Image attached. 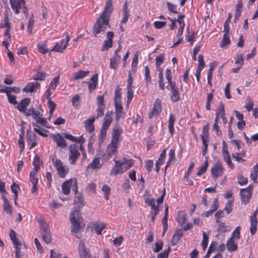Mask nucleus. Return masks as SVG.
I'll return each instance as SVG.
<instances>
[{
    "label": "nucleus",
    "instance_id": "57",
    "mask_svg": "<svg viewBox=\"0 0 258 258\" xmlns=\"http://www.w3.org/2000/svg\"><path fill=\"white\" fill-rule=\"evenodd\" d=\"M218 227V231L221 232H225L227 231V228L225 223L219 221V223H217Z\"/></svg>",
    "mask_w": 258,
    "mask_h": 258
},
{
    "label": "nucleus",
    "instance_id": "59",
    "mask_svg": "<svg viewBox=\"0 0 258 258\" xmlns=\"http://www.w3.org/2000/svg\"><path fill=\"white\" fill-rule=\"evenodd\" d=\"M11 188L12 192L14 194L15 197H16V198H18V189L20 188L19 186L15 182H13V184L11 186Z\"/></svg>",
    "mask_w": 258,
    "mask_h": 258
},
{
    "label": "nucleus",
    "instance_id": "14",
    "mask_svg": "<svg viewBox=\"0 0 258 258\" xmlns=\"http://www.w3.org/2000/svg\"><path fill=\"white\" fill-rule=\"evenodd\" d=\"M78 253L80 258H91L90 250L85 245V242L83 240H81L79 242Z\"/></svg>",
    "mask_w": 258,
    "mask_h": 258
},
{
    "label": "nucleus",
    "instance_id": "15",
    "mask_svg": "<svg viewBox=\"0 0 258 258\" xmlns=\"http://www.w3.org/2000/svg\"><path fill=\"white\" fill-rule=\"evenodd\" d=\"M118 145L117 144H112L111 142L108 145L106 153L103 155V158L105 161L108 160L113 155L116 154Z\"/></svg>",
    "mask_w": 258,
    "mask_h": 258
},
{
    "label": "nucleus",
    "instance_id": "20",
    "mask_svg": "<svg viewBox=\"0 0 258 258\" xmlns=\"http://www.w3.org/2000/svg\"><path fill=\"white\" fill-rule=\"evenodd\" d=\"M85 204V201L81 194L75 192L74 199V209L73 211L77 210L79 212V209Z\"/></svg>",
    "mask_w": 258,
    "mask_h": 258
},
{
    "label": "nucleus",
    "instance_id": "29",
    "mask_svg": "<svg viewBox=\"0 0 258 258\" xmlns=\"http://www.w3.org/2000/svg\"><path fill=\"white\" fill-rule=\"evenodd\" d=\"M184 17V15H178L176 19V22L179 23V28L177 33V37H180L183 33V29L185 27V23L183 21V18Z\"/></svg>",
    "mask_w": 258,
    "mask_h": 258
},
{
    "label": "nucleus",
    "instance_id": "31",
    "mask_svg": "<svg viewBox=\"0 0 258 258\" xmlns=\"http://www.w3.org/2000/svg\"><path fill=\"white\" fill-rule=\"evenodd\" d=\"M90 72L89 71H82L80 70L77 72L73 73L71 80L76 81L79 79H83L85 77L87 76Z\"/></svg>",
    "mask_w": 258,
    "mask_h": 258
},
{
    "label": "nucleus",
    "instance_id": "27",
    "mask_svg": "<svg viewBox=\"0 0 258 258\" xmlns=\"http://www.w3.org/2000/svg\"><path fill=\"white\" fill-rule=\"evenodd\" d=\"M10 2L12 8L17 14L19 13V9H21L25 4L23 0H10Z\"/></svg>",
    "mask_w": 258,
    "mask_h": 258
},
{
    "label": "nucleus",
    "instance_id": "11",
    "mask_svg": "<svg viewBox=\"0 0 258 258\" xmlns=\"http://www.w3.org/2000/svg\"><path fill=\"white\" fill-rule=\"evenodd\" d=\"M252 186L249 185L246 188H241L240 189V199L242 204H247L251 197V191L252 189Z\"/></svg>",
    "mask_w": 258,
    "mask_h": 258
},
{
    "label": "nucleus",
    "instance_id": "55",
    "mask_svg": "<svg viewBox=\"0 0 258 258\" xmlns=\"http://www.w3.org/2000/svg\"><path fill=\"white\" fill-rule=\"evenodd\" d=\"M159 87L160 88L163 90L165 88L164 87V84L163 83V69H160V73L159 75Z\"/></svg>",
    "mask_w": 258,
    "mask_h": 258
},
{
    "label": "nucleus",
    "instance_id": "33",
    "mask_svg": "<svg viewBox=\"0 0 258 258\" xmlns=\"http://www.w3.org/2000/svg\"><path fill=\"white\" fill-rule=\"evenodd\" d=\"M37 48L39 52L42 54H45L49 52V49L47 48V41H41L38 43Z\"/></svg>",
    "mask_w": 258,
    "mask_h": 258
},
{
    "label": "nucleus",
    "instance_id": "6",
    "mask_svg": "<svg viewBox=\"0 0 258 258\" xmlns=\"http://www.w3.org/2000/svg\"><path fill=\"white\" fill-rule=\"evenodd\" d=\"M121 94L119 90H116L115 92L114 105L115 108L116 117L115 119L118 121L120 117H124L125 113L122 111L123 108L121 104Z\"/></svg>",
    "mask_w": 258,
    "mask_h": 258
},
{
    "label": "nucleus",
    "instance_id": "63",
    "mask_svg": "<svg viewBox=\"0 0 258 258\" xmlns=\"http://www.w3.org/2000/svg\"><path fill=\"white\" fill-rule=\"evenodd\" d=\"M127 104L130 103L131 102V100L133 98V95H134V92L133 91V88H127Z\"/></svg>",
    "mask_w": 258,
    "mask_h": 258
},
{
    "label": "nucleus",
    "instance_id": "25",
    "mask_svg": "<svg viewBox=\"0 0 258 258\" xmlns=\"http://www.w3.org/2000/svg\"><path fill=\"white\" fill-rule=\"evenodd\" d=\"M42 110L40 109V110H38L37 111H33V115H34V119H35L36 122L38 124H40L42 126H46L47 121L45 118L42 117V115L41 114Z\"/></svg>",
    "mask_w": 258,
    "mask_h": 258
},
{
    "label": "nucleus",
    "instance_id": "8",
    "mask_svg": "<svg viewBox=\"0 0 258 258\" xmlns=\"http://www.w3.org/2000/svg\"><path fill=\"white\" fill-rule=\"evenodd\" d=\"M77 181L76 179H71L65 181L61 185L62 192L64 195H68L70 192L71 187H73V190L75 192L78 191Z\"/></svg>",
    "mask_w": 258,
    "mask_h": 258
},
{
    "label": "nucleus",
    "instance_id": "36",
    "mask_svg": "<svg viewBox=\"0 0 258 258\" xmlns=\"http://www.w3.org/2000/svg\"><path fill=\"white\" fill-rule=\"evenodd\" d=\"M15 248V256L16 258H23L22 253L23 251L22 250L23 249L26 248V246L24 245V247L22 246V243L20 242V244H14Z\"/></svg>",
    "mask_w": 258,
    "mask_h": 258
},
{
    "label": "nucleus",
    "instance_id": "58",
    "mask_svg": "<svg viewBox=\"0 0 258 258\" xmlns=\"http://www.w3.org/2000/svg\"><path fill=\"white\" fill-rule=\"evenodd\" d=\"M166 149H164L162 152L161 153L160 155V156L158 158V160H157V161L156 162V164L157 165H161L163 164V161H164V159L165 157V155H166Z\"/></svg>",
    "mask_w": 258,
    "mask_h": 258
},
{
    "label": "nucleus",
    "instance_id": "7",
    "mask_svg": "<svg viewBox=\"0 0 258 258\" xmlns=\"http://www.w3.org/2000/svg\"><path fill=\"white\" fill-rule=\"evenodd\" d=\"M52 162L58 175L62 178L66 177L69 171L68 166L64 165L62 161L58 159L53 158Z\"/></svg>",
    "mask_w": 258,
    "mask_h": 258
},
{
    "label": "nucleus",
    "instance_id": "23",
    "mask_svg": "<svg viewBox=\"0 0 258 258\" xmlns=\"http://www.w3.org/2000/svg\"><path fill=\"white\" fill-rule=\"evenodd\" d=\"M168 89L171 90V94L170 98L173 102H177L179 99V92L176 84H172L169 86V88L167 87Z\"/></svg>",
    "mask_w": 258,
    "mask_h": 258
},
{
    "label": "nucleus",
    "instance_id": "53",
    "mask_svg": "<svg viewBox=\"0 0 258 258\" xmlns=\"http://www.w3.org/2000/svg\"><path fill=\"white\" fill-rule=\"evenodd\" d=\"M198 62H199V65H198L197 69H200L201 70H202L205 67V63L204 57H203V55H202V54L199 55Z\"/></svg>",
    "mask_w": 258,
    "mask_h": 258
},
{
    "label": "nucleus",
    "instance_id": "1",
    "mask_svg": "<svg viewBox=\"0 0 258 258\" xmlns=\"http://www.w3.org/2000/svg\"><path fill=\"white\" fill-rule=\"evenodd\" d=\"M115 165L110 171V175H116L121 174L130 168L134 163L132 159L123 157L119 160L114 159Z\"/></svg>",
    "mask_w": 258,
    "mask_h": 258
},
{
    "label": "nucleus",
    "instance_id": "9",
    "mask_svg": "<svg viewBox=\"0 0 258 258\" xmlns=\"http://www.w3.org/2000/svg\"><path fill=\"white\" fill-rule=\"evenodd\" d=\"M78 148V146L76 144L71 145L69 147L68 160L71 164H75L80 155Z\"/></svg>",
    "mask_w": 258,
    "mask_h": 258
},
{
    "label": "nucleus",
    "instance_id": "44",
    "mask_svg": "<svg viewBox=\"0 0 258 258\" xmlns=\"http://www.w3.org/2000/svg\"><path fill=\"white\" fill-rule=\"evenodd\" d=\"M208 157H206V161L205 162V163L204 165H203L202 167H201L198 170V171L197 173V175L198 176H200L202 174H204L206 172L208 166Z\"/></svg>",
    "mask_w": 258,
    "mask_h": 258
},
{
    "label": "nucleus",
    "instance_id": "4",
    "mask_svg": "<svg viewBox=\"0 0 258 258\" xmlns=\"http://www.w3.org/2000/svg\"><path fill=\"white\" fill-rule=\"evenodd\" d=\"M109 20L100 16L98 18L94 26L93 34L96 36L98 34L104 32L108 27H110Z\"/></svg>",
    "mask_w": 258,
    "mask_h": 258
},
{
    "label": "nucleus",
    "instance_id": "54",
    "mask_svg": "<svg viewBox=\"0 0 258 258\" xmlns=\"http://www.w3.org/2000/svg\"><path fill=\"white\" fill-rule=\"evenodd\" d=\"M46 77V74L42 72H38L34 77H33V80H38V81H43L44 80Z\"/></svg>",
    "mask_w": 258,
    "mask_h": 258
},
{
    "label": "nucleus",
    "instance_id": "47",
    "mask_svg": "<svg viewBox=\"0 0 258 258\" xmlns=\"http://www.w3.org/2000/svg\"><path fill=\"white\" fill-rule=\"evenodd\" d=\"M80 97L79 95H75L72 98V102L73 106L76 108H78L80 107Z\"/></svg>",
    "mask_w": 258,
    "mask_h": 258
},
{
    "label": "nucleus",
    "instance_id": "48",
    "mask_svg": "<svg viewBox=\"0 0 258 258\" xmlns=\"http://www.w3.org/2000/svg\"><path fill=\"white\" fill-rule=\"evenodd\" d=\"M40 126H41L40 124H37L36 125V127L34 128V130L39 135H40L41 136L43 137H46L47 135L46 134V130H44L43 128H42L40 127Z\"/></svg>",
    "mask_w": 258,
    "mask_h": 258
},
{
    "label": "nucleus",
    "instance_id": "32",
    "mask_svg": "<svg viewBox=\"0 0 258 258\" xmlns=\"http://www.w3.org/2000/svg\"><path fill=\"white\" fill-rule=\"evenodd\" d=\"M102 163L100 162L99 158H94L91 163L88 165V168H91L92 169H99L101 168Z\"/></svg>",
    "mask_w": 258,
    "mask_h": 258
},
{
    "label": "nucleus",
    "instance_id": "12",
    "mask_svg": "<svg viewBox=\"0 0 258 258\" xmlns=\"http://www.w3.org/2000/svg\"><path fill=\"white\" fill-rule=\"evenodd\" d=\"M30 98H25L23 99L19 103H17V105L15 106V108H17L20 112H24L26 116L32 115V111H31V109H29V111L26 112V109L30 103Z\"/></svg>",
    "mask_w": 258,
    "mask_h": 258
},
{
    "label": "nucleus",
    "instance_id": "30",
    "mask_svg": "<svg viewBox=\"0 0 258 258\" xmlns=\"http://www.w3.org/2000/svg\"><path fill=\"white\" fill-rule=\"evenodd\" d=\"M33 175L38 173L43 167V163L40 158L38 156H35L33 160Z\"/></svg>",
    "mask_w": 258,
    "mask_h": 258
},
{
    "label": "nucleus",
    "instance_id": "41",
    "mask_svg": "<svg viewBox=\"0 0 258 258\" xmlns=\"http://www.w3.org/2000/svg\"><path fill=\"white\" fill-rule=\"evenodd\" d=\"M209 233H207L206 232H203V240L201 242V246L204 250H205L207 247L208 243Z\"/></svg>",
    "mask_w": 258,
    "mask_h": 258
},
{
    "label": "nucleus",
    "instance_id": "51",
    "mask_svg": "<svg viewBox=\"0 0 258 258\" xmlns=\"http://www.w3.org/2000/svg\"><path fill=\"white\" fill-rule=\"evenodd\" d=\"M138 62V55L135 54L134 55L133 58V61L132 63V71L131 72H132L133 74H135L136 72V68L137 66Z\"/></svg>",
    "mask_w": 258,
    "mask_h": 258
},
{
    "label": "nucleus",
    "instance_id": "22",
    "mask_svg": "<svg viewBox=\"0 0 258 258\" xmlns=\"http://www.w3.org/2000/svg\"><path fill=\"white\" fill-rule=\"evenodd\" d=\"M122 133V129L118 125L114 127L112 132L111 143L112 144H117L118 145L119 138Z\"/></svg>",
    "mask_w": 258,
    "mask_h": 258
},
{
    "label": "nucleus",
    "instance_id": "21",
    "mask_svg": "<svg viewBox=\"0 0 258 258\" xmlns=\"http://www.w3.org/2000/svg\"><path fill=\"white\" fill-rule=\"evenodd\" d=\"M113 11V6L111 0H108L106 2L104 10L100 16L109 20Z\"/></svg>",
    "mask_w": 258,
    "mask_h": 258
},
{
    "label": "nucleus",
    "instance_id": "35",
    "mask_svg": "<svg viewBox=\"0 0 258 258\" xmlns=\"http://www.w3.org/2000/svg\"><path fill=\"white\" fill-rule=\"evenodd\" d=\"M52 137L58 147L62 148L67 147L66 141L59 135H52Z\"/></svg>",
    "mask_w": 258,
    "mask_h": 258
},
{
    "label": "nucleus",
    "instance_id": "28",
    "mask_svg": "<svg viewBox=\"0 0 258 258\" xmlns=\"http://www.w3.org/2000/svg\"><path fill=\"white\" fill-rule=\"evenodd\" d=\"M25 135V127L24 122L21 123V134H20V138L18 141V144L20 148V152L22 153L25 148L24 136Z\"/></svg>",
    "mask_w": 258,
    "mask_h": 258
},
{
    "label": "nucleus",
    "instance_id": "49",
    "mask_svg": "<svg viewBox=\"0 0 258 258\" xmlns=\"http://www.w3.org/2000/svg\"><path fill=\"white\" fill-rule=\"evenodd\" d=\"M106 227V224L104 223L96 224L95 230L97 234H101L102 230Z\"/></svg>",
    "mask_w": 258,
    "mask_h": 258
},
{
    "label": "nucleus",
    "instance_id": "43",
    "mask_svg": "<svg viewBox=\"0 0 258 258\" xmlns=\"http://www.w3.org/2000/svg\"><path fill=\"white\" fill-rule=\"evenodd\" d=\"M230 43V40L229 36H228V35H227L226 34H224L223 37L221 41L220 42V47L221 48H224L227 45L229 44Z\"/></svg>",
    "mask_w": 258,
    "mask_h": 258
},
{
    "label": "nucleus",
    "instance_id": "34",
    "mask_svg": "<svg viewBox=\"0 0 258 258\" xmlns=\"http://www.w3.org/2000/svg\"><path fill=\"white\" fill-rule=\"evenodd\" d=\"M63 135L64 138H66L67 139H68L74 142L78 143L80 144V145H82L85 141V139L83 137V136H81L79 138H76L70 134L67 133L64 134Z\"/></svg>",
    "mask_w": 258,
    "mask_h": 258
},
{
    "label": "nucleus",
    "instance_id": "56",
    "mask_svg": "<svg viewBox=\"0 0 258 258\" xmlns=\"http://www.w3.org/2000/svg\"><path fill=\"white\" fill-rule=\"evenodd\" d=\"M253 106V102L252 100L249 97L246 98V103L245 105V108L248 111H250Z\"/></svg>",
    "mask_w": 258,
    "mask_h": 258
},
{
    "label": "nucleus",
    "instance_id": "24",
    "mask_svg": "<svg viewBox=\"0 0 258 258\" xmlns=\"http://www.w3.org/2000/svg\"><path fill=\"white\" fill-rule=\"evenodd\" d=\"M114 37V33L112 31L108 32L106 34L107 40L104 41V43L101 48L102 51L107 50L112 46V39Z\"/></svg>",
    "mask_w": 258,
    "mask_h": 258
},
{
    "label": "nucleus",
    "instance_id": "38",
    "mask_svg": "<svg viewBox=\"0 0 258 258\" xmlns=\"http://www.w3.org/2000/svg\"><path fill=\"white\" fill-rule=\"evenodd\" d=\"M112 112L108 111L107 112L105 116L104 117V122L103 123L102 126L106 128H108L111 123L113 120L112 117Z\"/></svg>",
    "mask_w": 258,
    "mask_h": 258
},
{
    "label": "nucleus",
    "instance_id": "45",
    "mask_svg": "<svg viewBox=\"0 0 258 258\" xmlns=\"http://www.w3.org/2000/svg\"><path fill=\"white\" fill-rule=\"evenodd\" d=\"M102 191L104 192V198L106 200H108L109 199V195L110 192V188L106 184L103 185L102 187Z\"/></svg>",
    "mask_w": 258,
    "mask_h": 258
},
{
    "label": "nucleus",
    "instance_id": "18",
    "mask_svg": "<svg viewBox=\"0 0 258 258\" xmlns=\"http://www.w3.org/2000/svg\"><path fill=\"white\" fill-rule=\"evenodd\" d=\"M223 172V168L221 164L217 162L211 168V173L214 179H217L221 176Z\"/></svg>",
    "mask_w": 258,
    "mask_h": 258
},
{
    "label": "nucleus",
    "instance_id": "50",
    "mask_svg": "<svg viewBox=\"0 0 258 258\" xmlns=\"http://www.w3.org/2000/svg\"><path fill=\"white\" fill-rule=\"evenodd\" d=\"M10 236L14 244H20V241L18 240L16 236V233L14 230L11 229L10 231Z\"/></svg>",
    "mask_w": 258,
    "mask_h": 258
},
{
    "label": "nucleus",
    "instance_id": "19",
    "mask_svg": "<svg viewBox=\"0 0 258 258\" xmlns=\"http://www.w3.org/2000/svg\"><path fill=\"white\" fill-rule=\"evenodd\" d=\"M161 101L159 99L157 98L155 101L154 105L152 111L149 114V118H152L154 116H157L161 111Z\"/></svg>",
    "mask_w": 258,
    "mask_h": 258
},
{
    "label": "nucleus",
    "instance_id": "2",
    "mask_svg": "<svg viewBox=\"0 0 258 258\" xmlns=\"http://www.w3.org/2000/svg\"><path fill=\"white\" fill-rule=\"evenodd\" d=\"M70 219L72 224V231L75 233H77L85 227L83 218L77 210L71 212Z\"/></svg>",
    "mask_w": 258,
    "mask_h": 258
},
{
    "label": "nucleus",
    "instance_id": "52",
    "mask_svg": "<svg viewBox=\"0 0 258 258\" xmlns=\"http://www.w3.org/2000/svg\"><path fill=\"white\" fill-rule=\"evenodd\" d=\"M26 138L27 140L29 141V145L30 149L32 148V132L30 127L27 131Z\"/></svg>",
    "mask_w": 258,
    "mask_h": 258
},
{
    "label": "nucleus",
    "instance_id": "17",
    "mask_svg": "<svg viewBox=\"0 0 258 258\" xmlns=\"http://www.w3.org/2000/svg\"><path fill=\"white\" fill-rule=\"evenodd\" d=\"M59 76H57L56 77H54L50 82L49 84L48 88L45 91V95L47 96L48 97L50 96L52 93L54 91L55 89L59 84Z\"/></svg>",
    "mask_w": 258,
    "mask_h": 258
},
{
    "label": "nucleus",
    "instance_id": "26",
    "mask_svg": "<svg viewBox=\"0 0 258 258\" xmlns=\"http://www.w3.org/2000/svg\"><path fill=\"white\" fill-rule=\"evenodd\" d=\"M257 210H256L253 215H251L250 217V231L252 235H254L256 230V225H257V219H256V214L257 212Z\"/></svg>",
    "mask_w": 258,
    "mask_h": 258
},
{
    "label": "nucleus",
    "instance_id": "16",
    "mask_svg": "<svg viewBox=\"0 0 258 258\" xmlns=\"http://www.w3.org/2000/svg\"><path fill=\"white\" fill-rule=\"evenodd\" d=\"M121 49V47H119L114 51V55L110 59L109 67L111 69L116 70L117 66L120 62L121 56L119 55V52Z\"/></svg>",
    "mask_w": 258,
    "mask_h": 258
},
{
    "label": "nucleus",
    "instance_id": "39",
    "mask_svg": "<svg viewBox=\"0 0 258 258\" xmlns=\"http://www.w3.org/2000/svg\"><path fill=\"white\" fill-rule=\"evenodd\" d=\"M123 17L121 22V24H125L127 22L128 17L130 16L129 10H127V6L126 3H125L123 7Z\"/></svg>",
    "mask_w": 258,
    "mask_h": 258
},
{
    "label": "nucleus",
    "instance_id": "3",
    "mask_svg": "<svg viewBox=\"0 0 258 258\" xmlns=\"http://www.w3.org/2000/svg\"><path fill=\"white\" fill-rule=\"evenodd\" d=\"M240 230L241 227L237 226L233 231L231 237L228 239L226 247L228 251H235L238 249L237 242L240 238Z\"/></svg>",
    "mask_w": 258,
    "mask_h": 258
},
{
    "label": "nucleus",
    "instance_id": "61",
    "mask_svg": "<svg viewBox=\"0 0 258 258\" xmlns=\"http://www.w3.org/2000/svg\"><path fill=\"white\" fill-rule=\"evenodd\" d=\"M164 60V56L161 54L156 58V64L157 66V70L160 72V66L163 62Z\"/></svg>",
    "mask_w": 258,
    "mask_h": 258
},
{
    "label": "nucleus",
    "instance_id": "10",
    "mask_svg": "<svg viewBox=\"0 0 258 258\" xmlns=\"http://www.w3.org/2000/svg\"><path fill=\"white\" fill-rule=\"evenodd\" d=\"M70 40V38L68 33L66 34V38L61 40L60 43L56 42L55 45L50 50L49 53L51 52H58L62 53L66 49L67 46Z\"/></svg>",
    "mask_w": 258,
    "mask_h": 258
},
{
    "label": "nucleus",
    "instance_id": "62",
    "mask_svg": "<svg viewBox=\"0 0 258 258\" xmlns=\"http://www.w3.org/2000/svg\"><path fill=\"white\" fill-rule=\"evenodd\" d=\"M8 98V101L10 103L15 105V106L17 105L18 102L16 101V96L13 95L9 93L7 95Z\"/></svg>",
    "mask_w": 258,
    "mask_h": 258
},
{
    "label": "nucleus",
    "instance_id": "37",
    "mask_svg": "<svg viewBox=\"0 0 258 258\" xmlns=\"http://www.w3.org/2000/svg\"><path fill=\"white\" fill-rule=\"evenodd\" d=\"M95 120V118L94 117H92L85 121V127L87 131L90 133L94 131V127L93 122H94Z\"/></svg>",
    "mask_w": 258,
    "mask_h": 258
},
{
    "label": "nucleus",
    "instance_id": "64",
    "mask_svg": "<svg viewBox=\"0 0 258 258\" xmlns=\"http://www.w3.org/2000/svg\"><path fill=\"white\" fill-rule=\"evenodd\" d=\"M170 251V248L169 247L168 248L164 250L163 252L159 254L157 258H167Z\"/></svg>",
    "mask_w": 258,
    "mask_h": 258
},
{
    "label": "nucleus",
    "instance_id": "13",
    "mask_svg": "<svg viewBox=\"0 0 258 258\" xmlns=\"http://www.w3.org/2000/svg\"><path fill=\"white\" fill-rule=\"evenodd\" d=\"M203 143V155L205 156L207 151L209 141V125L207 124L203 127V133L201 135Z\"/></svg>",
    "mask_w": 258,
    "mask_h": 258
},
{
    "label": "nucleus",
    "instance_id": "42",
    "mask_svg": "<svg viewBox=\"0 0 258 258\" xmlns=\"http://www.w3.org/2000/svg\"><path fill=\"white\" fill-rule=\"evenodd\" d=\"M46 98L47 99V102L48 104V107L49 108V114L50 116L52 115V113L54 112V110L56 107V104L54 102H53L50 99V96L48 97L47 96H46Z\"/></svg>",
    "mask_w": 258,
    "mask_h": 258
},
{
    "label": "nucleus",
    "instance_id": "60",
    "mask_svg": "<svg viewBox=\"0 0 258 258\" xmlns=\"http://www.w3.org/2000/svg\"><path fill=\"white\" fill-rule=\"evenodd\" d=\"M166 78L167 80V81L169 84V86L171 85L172 84H175L174 82H172L171 81V71L169 69H167L165 72Z\"/></svg>",
    "mask_w": 258,
    "mask_h": 258
},
{
    "label": "nucleus",
    "instance_id": "5",
    "mask_svg": "<svg viewBox=\"0 0 258 258\" xmlns=\"http://www.w3.org/2000/svg\"><path fill=\"white\" fill-rule=\"evenodd\" d=\"M37 221L40 227V231L43 240L47 243H50L51 242V237L48 230V224L44 218L41 217L38 218Z\"/></svg>",
    "mask_w": 258,
    "mask_h": 258
},
{
    "label": "nucleus",
    "instance_id": "46",
    "mask_svg": "<svg viewBox=\"0 0 258 258\" xmlns=\"http://www.w3.org/2000/svg\"><path fill=\"white\" fill-rule=\"evenodd\" d=\"M175 120V117L172 115H170L169 119L168 129L171 135H173L174 132V124Z\"/></svg>",
    "mask_w": 258,
    "mask_h": 258
},
{
    "label": "nucleus",
    "instance_id": "40",
    "mask_svg": "<svg viewBox=\"0 0 258 258\" xmlns=\"http://www.w3.org/2000/svg\"><path fill=\"white\" fill-rule=\"evenodd\" d=\"M187 215L184 212H180L178 213L177 221L180 224L183 225L186 221Z\"/></svg>",
    "mask_w": 258,
    "mask_h": 258
}]
</instances>
